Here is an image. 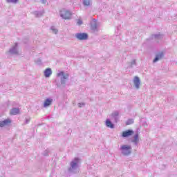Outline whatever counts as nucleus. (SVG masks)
I'll return each instance as SVG.
<instances>
[{"label": "nucleus", "mask_w": 177, "mask_h": 177, "mask_svg": "<svg viewBox=\"0 0 177 177\" xmlns=\"http://www.w3.org/2000/svg\"><path fill=\"white\" fill-rule=\"evenodd\" d=\"M81 164V159L75 158L70 162V167L68 169L71 174H78L80 172V165Z\"/></svg>", "instance_id": "1"}, {"label": "nucleus", "mask_w": 177, "mask_h": 177, "mask_svg": "<svg viewBox=\"0 0 177 177\" xmlns=\"http://www.w3.org/2000/svg\"><path fill=\"white\" fill-rule=\"evenodd\" d=\"M119 150L120 151V154H122V156H124V157H128V156H131V154H132V146L129 145H121Z\"/></svg>", "instance_id": "2"}, {"label": "nucleus", "mask_w": 177, "mask_h": 177, "mask_svg": "<svg viewBox=\"0 0 177 177\" xmlns=\"http://www.w3.org/2000/svg\"><path fill=\"white\" fill-rule=\"evenodd\" d=\"M57 77H60L61 85H62V86H66L67 80H68L70 75L64 71H60L57 74Z\"/></svg>", "instance_id": "3"}, {"label": "nucleus", "mask_w": 177, "mask_h": 177, "mask_svg": "<svg viewBox=\"0 0 177 177\" xmlns=\"http://www.w3.org/2000/svg\"><path fill=\"white\" fill-rule=\"evenodd\" d=\"M59 16L64 20H70L71 19V16H73V14L69 10L62 9L59 12Z\"/></svg>", "instance_id": "4"}, {"label": "nucleus", "mask_w": 177, "mask_h": 177, "mask_svg": "<svg viewBox=\"0 0 177 177\" xmlns=\"http://www.w3.org/2000/svg\"><path fill=\"white\" fill-rule=\"evenodd\" d=\"M75 38L78 39V41H86V39L88 38V36L86 32H77L75 34Z\"/></svg>", "instance_id": "5"}, {"label": "nucleus", "mask_w": 177, "mask_h": 177, "mask_svg": "<svg viewBox=\"0 0 177 177\" xmlns=\"http://www.w3.org/2000/svg\"><path fill=\"white\" fill-rule=\"evenodd\" d=\"M9 53L11 55H19V45L15 43L14 46L9 50Z\"/></svg>", "instance_id": "6"}, {"label": "nucleus", "mask_w": 177, "mask_h": 177, "mask_svg": "<svg viewBox=\"0 0 177 177\" xmlns=\"http://www.w3.org/2000/svg\"><path fill=\"white\" fill-rule=\"evenodd\" d=\"M133 83L136 89H140V78L138 76H135L133 79Z\"/></svg>", "instance_id": "7"}, {"label": "nucleus", "mask_w": 177, "mask_h": 177, "mask_svg": "<svg viewBox=\"0 0 177 177\" xmlns=\"http://www.w3.org/2000/svg\"><path fill=\"white\" fill-rule=\"evenodd\" d=\"M111 118L114 119L115 122L120 121V113L118 111H113L111 115Z\"/></svg>", "instance_id": "8"}, {"label": "nucleus", "mask_w": 177, "mask_h": 177, "mask_svg": "<svg viewBox=\"0 0 177 177\" xmlns=\"http://www.w3.org/2000/svg\"><path fill=\"white\" fill-rule=\"evenodd\" d=\"M91 30L94 31V32L99 31V24H97V22H96L95 19L91 22Z\"/></svg>", "instance_id": "9"}, {"label": "nucleus", "mask_w": 177, "mask_h": 177, "mask_svg": "<svg viewBox=\"0 0 177 177\" xmlns=\"http://www.w3.org/2000/svg\"><path fill=\"white\" fill-rule=\"evenodd\" d=\"M133 133H134L133 130L129 129L127 131H123L122 136V138H129V136H132Z\"/></svg>", "instance_id": "10"}, {"label": "nucleus", "mask_w": 177, "mask_h": 177, "mask_svg": "<svg viewBox=\"0 0 177 177\" xmlns=\"http://www.w3.org/2000/svg\"><path fill=\"white\" fill-rule=\"evenodd\" d=\"M131 143H133L135 146H138V145H139V134L136 133L134 135L131 139Z\"/></svg>", "instance_id": "11"}, {"label": "nucleus", "mask_w": 177, "mask_h": 177, "mask_svg": "<svg viewBox=\"0 0 177 177\" xmlns=\"http://www.w3.org/2000/svg\"><path fill=\"white\" fill-rule=\"evenodd\" d=\"M52 103H53V99L47 98L46 100H45V101L44 102V107L45 109H46V107H49V106H50V104H52Z\"/></svg>", "instance_id": "12"}, {"label": "nucleus", "mask_w": 177, "mask_h": 177, "mask_svg": "<svg viewBox=\"0 0 177 177\" xmlns=\"http://www.w3.org/2000/svg\"><path fill=\"white\" fill-rule=\"evenodd\" d=\"M10 115H17V114H20V109L19 108H12L10 111Z\"/></svg>", "instance_id": "13"}, {"label": "nucleus", "mask_w": 177, "mask_h": 177, "mask_svg": "<svg viewBox=\"0 0 177 177\" xmlns=\"http://www.w3.org/2000/svg\"><path fill=\"white\" fill-rule=\"evenodd\" d=\"M12 122L10 119H6L0 122V127L3 128V127H6V125H9Z\"/></svg>", "instance_id": "14"}, {"label": "nucleus", "mask_w": 177, "mask_h": 177, "mask_svg": "<svg viewBox=\"0 0 177 177\" xmlns=\"http://www.w3.org/2000/svg\"><path fill=\"white\" fill-rule=\"evenodd\" d=\"M164 57V53H159L156 55L155 59H153V63H157L158 60H161V59Z\"/></svg>", "instance_id": "15"}, {"label": "nucleus", "mask_w": 177, "mask_h": 177, "mask_svg": "<svg viewBox=\"0 0 177 177\" xmlns=\"http://www.w3.org/2000/svg\"><path fill=\"white\" fill-rule=\"evenodd\" d=\"M50 75H52V69L50 68H46L44 71V77H46V78H49Z\"/></svg>", "instance_id": "16"}, {"label": "nucleus", "mask_w": 177, "mask_h": 177, "mask_svg": "<svg viewBox=\"0 0 177 177\" xmlns=\"http://www.w3.org/2000/svg\"><path fill=\"white\" fill-rule=\"evenodd\" d=\"M105 125H106V127H107V128H111V129H113V128H114V124H113V122H111L110 119H107L106 120Z\"/></svg>", "instance_id": "17"}, {"label": "nucleus", "mask_w": 177, "mask_h": 177, "mask_svg": "<svg viewBox=\"0 0 177 177\" xmlns=\"http://www.w3.org/2000/svg\"><path fill=\"white\" fill-rule=\"evenodd\" d=\"M44 13H45V11H35L33 14L35 15V17H41V16H44Z\"/></svg>", "instance_id": "18"}, {"label": "nucleus", "mask_w": 177, "mask_h": 177, "mask_svg": "<svg viewBox=\"0 0 177 177\" xmlns=\"http://www.w3.org/2000/svg\"><path fill=\"white\" fill-rule=\"evenodd\" d=\"M133 66H136V59H133L131 62L128 63L127 68H132V67H133Z\"/></svg>", "instance_id": "19"}, {"label": "nucleus", "mask_w": 177, "mask_h": 177, "mask_svg": "<svg viewBox=\"0 0 177 177\" xmlns=\"http://www.w3.org/2000/svg\"><path fill=\"white\" fill-rule=\"evenodd\" d=\"M153 37L155 38V39H162V38H164V36L161 34H156L153 35Z\"/></svg>", "instance_id": "20"}, {"label": "nucleus", "mask_w": 177, "mask_h": 177, "mask_svg": "<svg viewBox=\"0 0 177 177\" xmlns=\"http://www.w3.org/2000/svg\"><path fill=\"white\" fill-rule=\"evenodd\" d=\"M91 3V0H83V5L84 6H90Z\"/></svg>", "instance_id": "21"}, {"label": "nucleus", "mask_w": 177, "mask_h": 177, "mask_svg": "<svg viewBox=\"0 0 177 177\" xmlns=\"http://www.w3.org/2000/svg\"><path fill=\"white\" fill-rule=\"evenodd\" d=\"M50 30H51L53 34H57V32H59V30L55 26H51Z\"/></svg>", "instance_id": "22"}, {"label": "nucleus", "mask_w": 177, "mask_h": 177, "mask_svg": "<svg viewBox=\"0 0 177 177\" xmlns=\"http://www.w3.org/2000/svg\"><path fill=\"white\" fill-rule=\"evenodd\" d=\"M133 122H134L133 119H129L126 122V125H131L133 124Z\"/></svg>", "instance_id": "23"}, {"label": "nucleus", "mask_w": 177, "mask_h": 177, "mask_svg": "<svg viewBox=\"0 0 177 177\" xmlns=\"http://www.w3.org/2000/svg\"><path fill=\"white\" fill-rule=\"evenodd\" d=\"M6 2H8V3H17L19 0H6Z\"/></svg>", "instance_id": "24"}, {"label": "nucleus", "mask_w": 177, "mask_h": 177, "mask_svg": "<svg viewBox=\"0 0 177 177\" xmlns=\"http://www.w3.org/2000/svg\"><path fill=\"white\" fill-rule=\"evenodd\" d=\"M30 121H31V118H26L25 122H24L23 125H27V124L30 123Z\"/></svg>", "instance_id": "25"}, {"label": "nucleus", "mask_w": 177, "mask_h": 177, "mask_svg": "<svg viewBox=\"0 0 177 177\" xmlns=\"http://www.w3.org/2000/svg\"><path fill=\"white\" fill-rule=\"evenodd\" d=\"M82 24V20L81 19H77V26H81Z\"/></svg>", "instance_id": "26"}, {"label": "nucleus", "mask_w": 177, "mask_h": 177, "mask_svg": "<svg viewBox=\"0 0 177 177\" xmlns=\"http://www.w3.org/2000/svg\"><path fill=\"white\" fill-rule=\"evenodd\" d=\"M82 106H85V102H80V103H78V107H82Z\"/></svg>", "instance_id": "27"}, {"label": "nucleus", "mask_w": 177, "mask_h": 177, "mask_svg": "<svg viewBox=\"0 0 177 177\" xmlns=\"http://www.w3.org/2000/svg\"><path fill=\"white\" fill-rule=\"evenodd\" d=\"M36 63L37 64H41V59H38L37 61H36Z\"/></svg>", "instance_id": "28"}, {"label": "nucleus", "mask_w": 177, "mask_h": 177, "mask_svg": "<svg viewBox=\"0 0 177 177\" xmlns=\"http://www.w3.org/2000/svg\"><path fill=\"white\" fill-rule=\"evenodd\" d=\"M46 0H41V3H43L44 5L46 4Z\"/></svg>", "instance_id": "29"}, {"label": "nucleus", "mask_w": 177, "mask_h": 177, "mask_svg": "<svg viewBox=\"0 0 177 177\" xmlns=\"http://www.w3.org/2000/svg\"><path fill=\"white\" fill-rule=\"evenodd\" d=\"M44 156H48V151H45Z\"/></svg>", "instance_id": "30"}, {"label": "nucleus", "mask_w": 177, "mask_h": 177, "mask_svg": "<svg viewBox=\"0 0 177 177\" xmlns=\"http://www.w3.org/2000/svg\"><path fill=\"white\" fill-rule=\"evenodd\" d=\"M56 84H57V86L60 87V84L57 83V81H56Z\"/></svg>", "instance_id": "31"}]
</instances>
